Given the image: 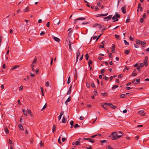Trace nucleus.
<instances>
[{"instance_id": "a18cd8bd", "label": "nucleus", "mask_w": 149, "mask_h": 149, "mask_svg": "<svg viewBox=\"0 0 149 149\" xmlns=\"http://www.w3.org/2000/svg\"><path fill=\"white\" fill-rule=\"evenodd\" d=\"M23 89V87L22 86L19 87V91H21Z\"/></svg>"}, {"instance_id": "f03ea898", "label": "nucleus", "mask_w": 149, "mask_h": 149, "mask_svg": "<svg viewBox=\"0 0 149 149\" xmlns=\"http://www.w3.org/2000/svg\"><path fill=\"white\" fill-rule=\"evenodd\" d=\"M60 22V20L58 18H57L55 19L53 21V22L54 24L56 25L59 24Z\"/></svg>"}, {"instance_id": "c9c22d12", "label": "nucleus", "mask_w": 149, "mask_h": 149, "mask_svg": "<svg viewBox=\"0 0 149 149\" xmlns=\"http://www.w3.org/2000/svg\"><path fill=\"white\" fill-rule=\"evenodd\" d=\"M132 82L134 84H136L137 83V82H136V81L135 79H134L132 81Z\"/></svg>"}, {"instance_id": "8fccbe9b", "label": "nucleus", "mask_w": 149, "mask_h": 149, "mask_svg": "<svg viewBox=\"0 0 149 149\" xmlns=\"http://www.w3.org/2000/svg\"><path fill=\"white\" fill-rule=\"evenodd\" d=\"M144 66V64L143 63H141L140 65V67L141 68L143 67Z\"/></svg>"}, {"instance_id": "2f4dec72", "label": "nucleus", "mask_w": 149, "mask_h": 149, "mask_svg": "<svg viewBox=\"0 0 149 149\" xmlns=\"http://www.w3.org/2000/svg\"><path fill=\"white\" fill-rule=\"evenodd\" d=\"M124 42L125 45H129V43L128 42H127L126 40H124Z\"/></svg>"}, {"instance_id": "f3484780", "label": "nucleus", "mask_w": 149, "mask_h": 149, "mask_svg": "<svg viewBox=\"0 0 149 149\" xmlns=\"http://www.w3.org/2000/svg\"><path fill=\"white\" fill-rule=\"evenodd\" d=\"M70 100H71L70 98L69 97L66 100L65 102V103L66 104H67V103L68 102H70Z\"/></svg>"}, {"instance_id": "473e14b6", "label": "nucleus", "mask_w": 149, "mask_h": 149, "mask_svg": "<svg viewBox=\"0 0 149 149\" xmlns=\"http://www.w3.org/2000/svg\"><path fill=\"white\" fill-rule=\"evenodd\" d=\"M72 32V31H71L69 32L68 34V36L69 37H70L71 36Z\"/></svg>"}, {"instance_id": "ddd939ff", "label": "nucleus", "mask_w": 149, "mask_h": 149, "mask_svg": "<svg viewBox=\"0 0 149 149\" xmlns=\"http://www.w3.org/2000/svg\"><path fill=\"white\" fill-rule=\"evenodd\" d=\"M19 128L22 130H24V128L23 126L21 124H19L18 125Z\"/></svg>"}, {"instance_id": "bf43d9fd", "label": "nucleus", "mask_w": 149, "mask_h": 149, "mask_svg": "<svg viewBox=\"0 0 149 149\" xmlns=\"http://www.w3.org/2000/svg\"><path fill=\"white\" fill-rule=\"evenodd\" d=\"M84 118V117L82 116H81L80 117V119L81 120H83Z\"/></svg>"}, {"instance_id": "603ef678", "label": "nucleus", "mask_w": 149, "mask_h": 149, "mask_svg": "<svg viewBox=\"0 0 149 149\" xmlns=\"http://www.w3.org/2000/svg\"><path fill=\"white\" fill-rule=\"evenodd\" d=\"M98 24H95L94 25H93V27H97V26H98Z\"/></svg>"}, {"instance_id": "cd10ccee", "label": "nucleus", "mask_w": 149, "mask_h": 149, "mask_svg": "<svg viewBox=\"0 0 149 149\" xmlns=\"http://www.w3.org/2000/svg\"><path fill=\"white\" fill-rule=\"evenodd\" d=\"M114 36L115 38L117 39H118L120 37V36L117 34H115Z\"/></svg>"}, {"instance_id": "0e129e2a", "label": "nucleus", "mask_w": 149, "mask_h": 149, "mask_svg": "<svg viewBox=\"0 0 149 149\" xmlns=\"http://www.w3.org/2000/svg\"><path fill=\"white\" fill-rule=\"evenodd\" d=\"M49 24H50V22H48L47 23V25H46V26L49 27Z\"/></svg>"}, {"instance_id": "dca6fc26", "label": "nucleus", "mask_w": 149, "mask_h": 149, "mask_svg": "<svg viewBox=\"0 0 149 149\" xmlns=\"http://www.w3.org/2000/svg\"><path fill=\"white\" fill-rule=\"evenodd\" d=\"M66 120L65 118V117L64 116L62 120V122L63 123H65L66 122Z\"/></svg>"}, {"instance_id": "bb28decb", "label": "nucleus", "mask_w": 149, "mask_h": 149, "mask_svg": "<svg viewBox=\"0 0 149 149\" xmlns=\"http://www.w3.org/2000/svg\"><path fill=\"white\" fill-rule=\"evenodd\" d=\"M144 113V111L143 110H140L138 112V113L139 114H141L142 113Z\"/></svg>"}, {"instance_id": "3c124183", "label": "nucleus", "mask_w": 149, "mask_h": 149, "mask_svg": "<svg viewBox=\"0 0 149 149\" xmlns=\"http://www.w3.org/2000/svg\"><path fill=\"white\" fill-rule=\"evenodd\" d=\"M148 59V57L147 56H146L145 57V60L144 61H147Z\"/></svg>"}, {"instance_id": "393cba45", "label": "nucleus", "mask_w": 149, "mask_h": 149, "mask_svg": "<svg viewBox=\"0 0 149 149\" xmlns=\"http://www.w3.org/2000/svg\"><path fill=\"white\" fill-rule=\"evenodd\" d=\"M75 144L76 145H78L80 144V142L79 140L76 141L75 142Z\"/></svg>"}, {"instance_id": "774afa93", "label": "nucleus", "mask_w": 149, "mask_h": 149, "mask_svg": "<svg viewBox=\"0 0 149 149\" xmlns=\"http://www.w3.org/2000/svg\"><path fill=\"white\" fill-rule=\"evenodd\" d=\"M123 77V75L121 74H119L118 75V78H121V77Z\"/></svg>"}, {"instance_id": "39448f33", "label": "nucleus", "mask_w": 149, "mask_h": 149, "mask_svg": "<svg viewBox=\"0 0 149 149\" xmlns=\"http://www.w3.org/2000/svg\"><path fill=\"white\" fill-rule=\"evenodd\" d=\"M112 17V15H109L108 16L104 18V19L105 21H108Z\"/></svg>"}, {"instance_id": "ea45409f", "label": "nucleus", "mask_w": 149, "mask_h": 149, "mask_svg": "<svg viewBox=\"0 0 149 149\" xmlns=\"http://www.w3.org/2000/svg\"><path fill=\"white\" fill-rule=\"evenodd\" d=\"M70 76H69V77L68 78V81H67V84H70Z\"/></svg>"}, {"instance_id": "37998d69", "label": "nucleus", "mask_w": 149, "mask_h": 149, "mask_svg": "<svg viewBox=\"0 0 149 149\" xmlns=\"http://www.w3.org/2000/svg\"><path fill=\"white\" fill-rule=\"evenodd\" d=\"M118 86V85H114L112 88L113 89H114L116 88Z\"/></svg>"}, {"instance_id": "4d7b16f0", "label": "nucleus", "mask_w": 149, "mask_h": 149, "mask_svg": "<svg viewBox=\"0 0 149 149\" xmlns=\"http://www.w3.org/2000/svg\"><path fill=\"white\" fill-rule=\"evenodd\" d=\"M139 139V136H135V139L136 140H138Z\"/></svg>"}, {"instance_id": "864d4df0", "label": "nucleus", "mask_w": 149, "mask_h": 149, "mask_svg": "<svg viewBox=\"0 0 149 149\" xmlns=\"http://www.w3.org/2000/svg\"><path fill=\"white\" fill-rule=\"evenodd\" d=\"M144 20L143 18H142L141 19L140 22L141 23H142L143 22Z\"/></svg>"}, {"instance_id": "f8f14e48", "label": "nucleus", "mask_w": 149, "mask_h": 149, "mask_svg": "<svg viewBox=\"0 0 149 149\" xmlns=\"http://www.w3.org/2000/svg\"><path fill=\"white\" fill-rule=\"evenodd\" d=\"M136 42L138 45L141 44V43L142 42V41L136 39Z\"/></svg>"}, {"instance_id": "5fc2aeb1", "label": "nucleus", "mask_w": 149, "mask_h": 149, "mask_svg": "<svg viewBox=\"0 0 149 149\" xmlns=\"http://www.w3.org/2000/svg\"><path fill=\"white\" fill-rule=\"evenodd\" d=\"M101 35H102V34H100L98 36V37H97V39L96 40V41H97L98 40V39L101 36Z\"/></svg>"}, {"instance_id": "6e6552de", "label": "nucleus", "mask_w": 149, "mask_h": 149, "mask_svg": "<svg viewBox=\"0 0 149 149\" xmlns=\"http://www.w3.org/2000/svg\"><path fill=\"white\" fill-rule=\"evenodd\" d=\"M112 47L111 49V52L113 53H114L115 52V46L113 44L112 45Z\"/></svg>"}, {"instance_id": "a211bd4d", "label": "nucleus", "mask_w": 149, "mask_h": 149, "mask_svg": "<svg viewBox=\"0 0 149 149\" xmlns=\"http://www.w3.org/2000/svg\"><path fill=\"white\" fill-rule=\"evenodd\" d=\"M56 126L55 125H54L52 127V131L53 132H54L56 130Z\"/></svg>"}, {"instance_id": "f257e3e1", "label": "nucleus", "mask_w": 149, "mask_h": 149, "mask_svg": "<svg viewBox=\"0 0 149 149\" xmlns=\"http://www.w3.org/2000/svg\"><path fill=\"white\" fill-rule=\"evenodd\" d=\"M111 139L113 140L117 139V135L116 132H113L112 133Z\"/></svg>"}, {"instance_id": "6ab92c4d", "label": "nucleus", "mask_w": 149, "mask_h": 149, "mask_svg": "<svg viewBox=\"0 0 149 149\" xmlns=\"http://www.w3.org/2000/svg\"><path fill=\"white\" fill-rule=\"evenodd\" d=\"M130 50H127L125 51L124 53L126 54H128L130 53Z\"/></svg>"}, {"instance_id": "412c9836", "label": "nucleus", "mask_w": 149, "mask_h": 149, "mask_svg": "<svg viewBox=\"0 0 149 149\" xmlns=\"http://www.w3.org/2000/svg\"><path fill=\"white\" fill-rule=\"evenodd\" d=\"M19 66L17 65H15V66H13V67L12 68H11V70H13V69H16L17 68V67H18Z\"/></svg>"}, {"instance_id": "052dcab7", "label": "nucleus", "mask_w": 149, "mask_h": 149, "mask_svg": "<svg viewBox=\"0 0 149 149\" xmlns=\"http://www.w3.org/2000/svg\"><path fill=\"white\" fill-rule=\"evenodd\" d=\"M104 69H102L101 71V73L102 74L104 73Z\"/></svg>"}, {"instance_id": "f704fd0d", "label": "nucleus", "mask_w": 149, "mask_h": 149, "mask_svg": "<svg viewBox=\"0 0 149 149\" xmlns=\"http://www.w3.org/2000/svg\"><path fill=\"white\" fill-rule=\"evenodd\" d=\"M83 139H81V138H79V139H78V140L80 142V143H82L83 142Z\"/></svg>"}, {"instance_id": "680f3d73", "label": "nucleus", "mask_w": 149, "mask_h": 149, "mask_svg": "<svg viewBox=\"0 0 149 149\" xmlns=\"http://www.w3.org/2000/svg\"><path fill=\"white\" fill-rule=\"evenodd\" d=\"M58 142L59 143H61V139H60V137L58 139Z\"/></svg>"}, {"instance_id": "c03bdc74", "label": "nucleus", "mask_w": 149, "mask_h": 149, "mask_svg": "<svg viewBox=\"0 0 149 149\" xmlns=\"http://www.w3.org/2000/svg\"><path fill=\"white\" fill-rule=\"evenodd\" d=\"M74 123V121L73 120L70 121V125L71 126H72Z\"/></svg>"}, {"instance_id": "c85d7f7f", "label": "nucleus", "mask_w": 149, "mask_h": 149, "mask_svg": "<svg viewBox=\"0 0 149 149\" xmlns=\"http://www.w3.org/2000/svg\"><path fill=\"white\" fill-rule=\"evenodd\" d=\"M85 57L86 60H88L89 58V56L88 54H87L85 55Z\"/></svg>"}, {"instance_id": "9d476101", "label": "nucleus", "mask_w": 149, "mask_h": 149, "mask_svg": "<svg viewBox=\"0 0 149 149\" xmlns=\"http://www.w3.org/2000/svg\"><path fill=\"white\" fill-rule=\"evenodd\" d=\"M72 44V43L70 41L69 42H68V45H69V47L71 51H72V49L71 47V45Z\"/></svg>"}, {"instance_id": "58836bf2", "label": "nucleus", "mask_w": 149, "mask_h": 149, "mask_svg": "<svg viewBox=\"0 0 149 149\" xmlns=\"http://www.w3.org/2000/svg\"><path fill=\"white\" fill-rule=\"evenodd\" d=\"M80 126H79L78 124H76L74 125V127L75 128H76L78 127H79Z\"/></svg>"}, {"instance_id": "de8ad7c7", "label": "nucleus", "mask_w": 149, "mask_h": 149, "mask_svg": "<svg viewBox=\"0 0 149 149\" xmlns=\"http://www.w3.org/2000/svg\"><path fill=\"white\" fill-rule=\"evenodd\" d=\"M125 94H123L120 95V97L121 98H124L125 97Z\"/></svg>"}, {"instance_id": "20e7f679", "label": "nucleus", "mask_w": 149, "mask_h": 149, "mask_svg": "<svg viewBox=\"0 0 149 149\" xmlns=\"http://www.w3.org/2000/svg\"><path fill=\"white\" fill-rule=\"evenodd\" d=\"M83 139L84 140H88L89 142H91L92 143H93L95 141L94 140H92L91 138H83Z\"/></svg>"}, {"instance_id": "338daca9", "label": "nucleus", "mask_w": 149, "mask_h": 149, "mask_svg": "<svg viewBox=\"0 0 149 149\" xmlns=\"http://www.w3.org/2000/svg\"><path fill=\"white\" fill-rule=\"evenodd\" d=\"M108 149H114L113 148H112L111 147V146L109 145L108 146Z\"/></svg>"}, {"instance_id": "49530a36", "label": "nucleus", "mask_w": 149, "mask_h": 149, "mask_svg": "<svg viewBox=\"0 0 149 149\" xmlns=\"http://www.w3.org/2000/svg\"><path fill=\"white\" fill-rule=\"evenodd\" d=\"M130 39L131 41H133L134 40V38H132L131 36H130Z\"/></svg>"}, {"instance_id": "a878e982", "label": "nucleus", "mask_w": 149, "mask_h": 149, "mask_svg": "<svg viewBox=\"0 0 149 149\" xmlns=\"http://www.w3.org/2000/svg\"><path fill=\"white\" fill-rule=\"evenodd\" d=\"M147 61H144V64L146 66H147L148 65V63L147 62Z\"/></svg>"}, {"instance_id": "5701e85b", "label": "nucleus", "mask_w": 149, "mask_h": 149, "mask_svg": "<svg viewBox=\"0 0 149 149\" xmlns=\"http://www.w3.org/2000/svg\"><path fill=\"white\" fill-rule=\"evenodd\" d=\"M130 18L128 16L127 17V19L126 20L125 22H126V23H128L130 22Z\"/></svg>"}, {"instance_id": "4c0bfd02", "label": "nucleus", "mask_w": 149, "mask_h": 149, "mask_svg": "<svg viewBox=\"0 0 149 149\" xmlns=\"http://www.w3.org/2000/svg\"><path fill=\"white\" fill-rule=\"evenodd\" d=\"M49 83L48 81H47L45 84V86L47 87L49 86Z\"/></svg>"}, {"instance_id": "09e8293b", "label": "nucleus", "mask_w": 149, "mask_h": 149, "mask_svg": "<svg viewBox=\"0 0 149 149\" xmlns=\"http://www.w3.org/2000/svg\"><path fill=\"white\" fill-rule=\"evenodd\" d=\"M46 107H47V104L46 103L44 105V106L42 108V110H43V109H45V108H46Z\"/></svg>"}, {"instance_id": "1a4fd4ad", "label": "nucleus", "mask_w": 149, "mask_h": 149, "mask_svg": "<svg viewBox=\"0 0 149 149\" xmlns=\"http://www.w3.org/2000/svg\"><path fill=\"white\" fill-rule=\"evenodd\" d=\"M86 19V18L84 17H80V18H77V19H75L74 20V22L76 23L75 21L77 20H84Z\"/></svg>"}, {"instance_id": "69168bd1", "label": "nucleus", "mask_w": 149, "mask_h": 149, "mask_svg": "<svg viewBox=\"0 0 149 149\" xmlns=\"http://www.w3.org/2000/svg\"><path fill=\"white\" fill-rule=\"evenodd\" d=\"M63 113H64V112L63 111H61L60 113V116H62L63 114Z\"/></svg>"}, {"instance_id": "9b49d317", "label": "nucleus", "mask_w": 149, "mask_h": 149, "mask_svg": "<svg viewBox=\"0 0 149 149\" xmlns=\"http://www.w3.org/2000/svg\"><path fill=\"white\" fill-rule=\"evenodd\" d=\"M109 106H110L113 109H115L116 108V106H115L113 105L112 104H111V103H109Z\"/></svg>"}, {"instance_id": "e2e57ef3", "label": "nucleus", "mask_w": 149, "mask_h": 149, "mask_svg": "<svg viewBox=\"0 0 149 149\" xmlns=\"http://www.w3.org/2000/svg\"><path fill=\"white\" fill-rule=\"evenodd\" d=\"M66 139L65 138H63L62 139L63 142H64L65 141Z\"/></svg>"}, {"instance_id": "79ce46f5", "label": "nucleus", "mask_w": 149, "mask_h": 149, "mask_svg": "<svg viewBox=\"0 0 149 149\" xmlns=\"http://www.w3.org/2000/svg\"><path fill=\"white\" fill-rule=\"evenodd\" d=\"M125 88L127 90H128L131 89L132 88L130 87H125Z\"/></svg>"}, {"instance_id": "b1692460", "label": "nucleus", "mask_w": 149, "mask_h": 149, "mask_svg": "<svg viewBox=\"0 0 149 149\" xmlns=\"http://www.w3.org/2000/svg\"><path fill=\"white\" fill-rule=\"evenodd\" d=\"M80 56V53L79 50L78 51V53L77 54V59L78 58V57L79 56Z\"/></svg>"}, {"instance_id": "0eeeda50", "label": "nucleus", "mask_w": 149, "mask_h": 149, "mask_svg": "<svg viewBox=\"0 0 149 149\" xmlns=\"http://www.w3.org/2000/svg\"><path fill=\"white\" fill-rule=\"evenodd\" d=\"M126 7L125 6L121 8V10L123 14L126 13Z\"/></svg>"}, {"instance_id": "e433bc0d", "label": "nucleus", "mask_w": 149, "mask_h": 149, "mask_svg": "<svg viewBox=\"0 0 149 149\" xmlns=\"http://www.w3.org/2000/svg\"><path fill=\"white\" fill-rule=\"evenodd\" d=\"M102 95L105 96H107V93H102Z\"/></svg>"}, {"instance_id": "6e6d98bb", "label": "nucleus", "mask_w": 149, "mask_h": 149, "mask_svg": "<svg viewBox=\"0 0 149 149\" xmlns=\"http://www.w3.org/2000/svg\"><path fill=\"white\" fill-rule=\"evenodd\" d=\"M103 79H104L106 80H108V78L106 76H104L103 77Z\"/></svg>"}, {"instance_id": "7c9ffc66", "label": "nucleus", "mask_w": 149, "mask_h": 149, "mask_svg": "<svg viewBox=\"0 0 149 149\" xmlns=\"http://www.w3.org/2000/svg\"><path fill=\"white\" fill-rule=\"evenodd\" d=\"M5 131L6 134H8L9 133V131L7 127H6L5 128Z\"/></svg>"}, {"instance_id": "c756f323", "label": "nucleus", "mask_w": 149, "mask_h": 149, "mask_svg": "<svg viewBox=\"0 0 149 149\" xmlns=\"http://www.w3.org/2000/svg\"><path fill=\"white\" fill-rule=\"evenodd\" d=\"M92 63V61L90 60H89L88 62V65L89 67L91 65Z\"/></svg>"}, {"instance_id": "4be33fe9", "label": "nucleus", "mask_w": 149, "mask_h": 149, "mask_svg": "<svg viewBox=\"0 0 149 149\" xmlns=\"http://www.w3.org/2000/svg\"><path fill=\"white\" fill-rule=\"evenodd\" d=\"M29 11V8L28 7H26L24 10H23V11L24 12H26L28 11Z\"/></svg>"}, {"instance_id": "72a5a7b5", "label": "nucleus", "mask_w": 149, "mask_h": 149, "mask_svg": "<svg viewBox=\"0 0 149 149\" xmlns=\"http://www.w3.org/2000/svg\"><path fill=\"white\" fill-rule=\"evenodd\" d=\"M108 15V13H106V14H100V15H101V16H107V15Z\"/></svg>"}, {"instance_id": "7ed1b4c3", "label": "nucleus", "mask_w": 149, "mask_h": 149, "mask_svg": "<svg viewBox=\"0 0 149 149\" xmlns=\"http://www.w3.org/2000/svg\"><path fill=\"white\" fill-rule=\"evenodd\" d=\"M120 17V15L119 14H116L115 15L113 16V17H112V19L113 20H114L117 18H119Z\"/></svg>"}, {"instance_id": "aec40b11", "label": "nucleus", "mask_w": 149, "mask_h": 149, "mask_svg": "<svg viewBox=\"0 0 149 149\" xmlns=\"http://www.w3.org/2000/svg\"><path fill=\"white\" fill-rule=\"evenodd\" d=\"M22 111L24 113V114L25 115V116H27V111H25V109H22Z\"/></svg>"}, {"instance_id": "13d9d810", "label": "nucleus", "mask_w": 149, "mask_h": 149, "mask_svg": "<svg viewBox=\"0 0 149 149\" xmlns=\"http://www.w3.org/2000/svg\"><path fill=\"white\" fill-rule=\"evenodd\" d=\"M30 75L31 77H34L35 74H32L31 73H30Z\"/></svg>"}, {"instance_id": "4468645a", "label": "nucleus", "mask_w": 149, "mask_h": 149, "mask_svg": "<svg viewBox=\"0 0 149 149\" xmlns=\"http://www.w3.org/2000/svg\"><path fill=\"white\" fill-rule=\"evenodd\" d=\"M72 86H71L69 89V91L67 92V94L68 95H69L70 94L71 92V88H72Z\"/></svg>"}, {"instance_id": "2eb2a0df", "label": "nucleus", "mask_w": 149, "mask_h": 149, "mask_svg": "<svg viewBox=\"0 0 149 149\" xmlns=\"http://www.w3.org/2000/svg\"><path fill=\"white\" fill-rule=\"evenodd\" d=\"M146 43L145 42L142 41V42L141 45L143 47H145L146 46Z\"/></svg>"}, {"instance_id": "423d86ee", "label": "nucleus", "mask_w": 149, "mask_h": 149, "mask_svg": "<svg viewBox=\"0 0 149 149\" xmlns=\"http://www.w3.org/2000/svg\"><path fill=\"white\" fill-rule=\"evenodd\" d=\"M52 38L55 41L58 42H59L60 40L59 38L56 37H55L54 36H53Z\"/></svg>"}, {"instance_id": "a19ab883", "label": "nucleus", "mask_w": 149, "mask_h": 149, "mask_svg": "<svg viewBox=\"0 0 149 149\" xmlns=\"http://www.w3.org/2000/svg\"><path fill=\"white\" fill-rule=\"evenodd\" d=\"M136 75L137 74L136 73H134V72H133V73H132V76H136Z\"/></svg>"}]
</instances>
